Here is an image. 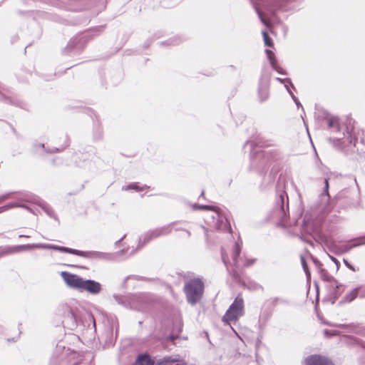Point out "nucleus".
<instances>
[{"label": "nucleus", "instance_id": "4", "mask_svg": "<svg viewBox=\"0 0 365 365\" xmlns=\"http://www.w3.org/2000/svg\"><path fill=\"white\" fill-rule=\"evenodd\" d=\"M243 314V301L242 299L237 297L234 302L231 304L229 309L225 313L223 320L229 323L233 320H236L238 317Z\"/></svg>", "mask_w": 365, "mask_h": 365}, {"label": "nucleus", "instance_id": "16", "mask_svg": "<svg viewBox=\"0 0 365 365\" xmlns=\"http://www.w3.org/2000/svg\"><path fill=\"white\" fill-rule=\"evenodd\" d=\"M240 245L237 243H236L235 247V250H234L232 256L234 264L236 266L238 265L239 260H238L237 257L240 254Z\"/></svg>", "mask_w": 365, "mask_h": 365}, {"label": "nucleus", "instance_id": "29", "mask_svg": "<svg viewBox=\"0 0 365 365\" xmlns=\"http://www.w3.org/2000/svg\"><path fill=\"white\" fill-rule=\"evenodd\" d=\"M325 191L326 192H328V188H329V182H328V180H325Z\"/></svg>", "mask_w": 365, "mask_h": 365}, {"label": "nucleus", "instance_id": "22", "mask_svg": "<svg viewBox=\"0 0 365 365\" xmlns=\"http://www.w3.org/2000/svg\"><path fill=\"white\" fill-rule=\"evenodd\" d=\"M345 265L351 270L355 272L356 269L346 259H344Z\"/></svg>", "mask_w": 365, "mask_h": 365}, {"label": "nucleus", "instance_id": "20", "mask_svg": "<svg viewBox=\"0 0 365 365\" xmlns=\"http://www.w3.org/2000/svg\"><path fill=\"white\" fill-rule=\"evenodd\" d=\"M287 90L288 91V92L289 93L290 96H292V99L294 100V101L296 103L297 106H301L300 103L299 102V101L297 100V98L294 96V94L289 90L287 86H285Z\"/></svg>", "mask_w": 365, "mask_h": 365}, {"label": "nucleus", "instance_id": "32", "mask_svg": "<svg viewBox=\"0 0 365 365\" xmlns=\"http://www.w3.org/2000/svg\"><path fill=\"white\" fill-rule=\"evenodd\" d=\"M19 237H29V236H28V235H20Z\"/></svg>", "mask_w": 365, "mask_h": 365}, {"label": "nucleus", "instance_id": "13", "mask_svg": "<svg viewBox=\"0 0 365 365\" xmlns=\"http://www.w3.org/2000/svg\"><path fill=\"white\" fill-rule=\"evenodd\" d=\"M266 53H267V57L269 60V62H270V64L272 66V67L276 70L278 73H283L282 71V68H280L277 64V62H276V60L274 59V53L272 51H271L270 50H266Z\"/></svg>", "mask_w": 365, "mask_h": 365}, {"label": "nucleus", "instance_id": "14", "mask_svg": "<svg viewBox=\"0 0 365 365\" xmlns=\"http://www.w3.org/2000/svg\"><path fill=\"white\" fill-rule=\"evenodd\" d=\"M32 202L41 207L49 216H51L52 211L45 202L37 197L34 198Z\"/></svg>", "mask_w": 365, "mask_h": 365}, {"label": "nucleus", "instance_id": "12", "mask_svg": "<svg viewBox=\"0 0 365 365\" xmlns=\"http://www.w3.org/2000/svg\"><path fill=\"white\" fill-rule=\"evenodd\" d=\"M66 317L69 320L72 328L75 327L77 325L78 313L76 309L70 307L68 309V314Z\"/></svg>", "mask_w": 365, "mask_h": 365}, {"label": "nucleus", "instance_id": "2", "mask_svg": "<svg viewBox=\"0 0 365 365\" xmlns=\"http://www.w3.org/2000/svg\"><path fill=\"white\" fill-rule=\"evenodd\" d=\"M204 284L200 279H193L187 282L184 287L187 302L193 305L201 298L203 294Z\"/></svg>", "mask_w": 365, "mask_h": 365}, {"label": "nucleus", "instance_id": "1", "mask_svg": "<svg viewBox=\"0 0 365 365\" xmlns=\"http://www.w3.org/2000/svg\"><path fill=\"white\" fill-rule=\"evenodd\" d=\"M19 249H46L55 250L61 252H68L76 255L81 256L87 258H107L110 255L99 252H82L80 250L71 249L65 247H61L49 244H30L22 245Z\"/></svg>", "mask_w": 365, "mask_h": 365}, {"label": "nucleus", "instance_id": "10", "mask_svg": "<svg viewBox=\"0 0 365 365\" xmlns=\"http://www.w3.org/2000/svg\"><path fill=\"white\" fill-rule=\"evenodd\" d=\"M173 225H168L167 226L158 228L153 231H152L150 233H148L145 236L144 242H148L153 237H157L160 235H167L171 232Z\"/></svg>", "mask_w": 365, "mask_h": 365}, {"label": "nucleus", "instance_id": "26", "mask_svg": "<svg viewBox=\"0 0 365 365\" xmlns=\"http://www.w3.org/2000/svg\"><path fill=\"white\" fill-rule=\"evenodd\" d=\"M335 122H336V119H334V118L329 119V126L333 127L334 125Z\"/></svg>", "mask_w": 365, "mask_h": 365}, {"label": "nucleus", "instance_id": "25", "mask_svg": "<svg viewBox=\"0 0 365 365\" xmlns=\"http://www.w3.org/2000/svg\"><path fill=\"white\" fill-rule=\"evenodd\" d=\"M9 194L0 195V203L9 197Z\"/></svg>", "mask_w": 365, "mask_h": 365}, {"label": "nucleus", "instance_id": "5", "mask_svg": "<svg viewBox=\"0 0 365 365\" xmlns=\"http://www.w3.org/2000/svg\"><path fill=\"white\" fill-rule=\"evenodd\" d=\"M61 276L68 287L80 291L84 279L64 271L61 272Z\"/></svg>", "mask_w": 365, "mask_h": 365}, {"label": "nucleus", "instance_id": "23", "mask_svg": "<svg viewBox=\"0 0 365 365\" xmlns=\"http://www.w3.org/2000/svg\"><path fill=\"white\" fill-rule=\"evenodd\" d=\"M268 97V93H267V91L266 89H264L263 91V93H262L261 95V100L262 101H264L265 99H267Z\"/></svg>", "mask_w": 365, "mask_h": 365}, {"label": "nucleus", "instance_id": "3", "mask_svg": "<svg viewBox=\"0 0 365 365\" xmlns=\"http://www.w3.org/2000/svg\"><path fill=\"white\" fill-rule=\"evenodd\" d=\"M194 209H202V210H212V213L211 215V217L212 219H207V222L210 224H212V225L219 230H228L229 227L227 225V220L225 219L218 212V210L215 208H212L208 205H201L197 206L195 205Z\"/></svg>", "mask_w": 365, "mask_h": 365}, {"label": "nucleus", "instance_id": "24", "mask_svg": "<svg viewBox=\"0 0 365 365\" xmlns=\"http://www.w3.org/2000/svg\"><path fill=\"white\" fill-rule=\"evenodd\" d=\"M329 257H330L331 261H333L335 263V264L336 266V269H339V262L335 257H334L332 256L329 255Z\"/></svg>", "mask_w": 365, "mask_h": 365}, {"label": "nucleus", "instance_id": "6", "mask_svg": "<svg viewBox=\"0 0 365 365\" xmlns=\"http://www.w3.org/2000/svg\"><path fill=\"white\" fill-rule=\"evenodd\" d=\"M364 244H365V237H360V238L356 240L354 243L350 244V245L349 244H343V245L333 244L330 247V249L332 252H334L336 254H342V253L348 252L349 250H350L351 248H353L354 247H357V246L362 245Z\"/></svg>", "mask_w": 365, "mask_h": 365}, {"label": "nucleus", "instance_id": "18", "mask_svg": "<svg viewBox=\"0 0 365 365\" xmlns=\"http://www.w3.org/2000/svg\"><path fill=\"white\" fill-rule=\"evenodd\" d=\"M263 38L264 41V44L267 46L272 47V42L271 38L269 37L267 33L265 31H262Z\"/></svg>", "mask_w": 365, "mask_h": 365}, {"label": "nucleus", "instance_id": "11", "mask_svg": "<svg viewBox=\"0 0 365 365\" xmlns=\"http://www.w3.org/2000/svg\"><path fill=\"white\" fill-rule=\"evenodd\" d=\"M357 296L360 297L365 298V287L364 286H359L355 289H352L351 292L346 294L345 299L346 301L350 302L353 301Z\"/></svg>", "mask_w": 365, "mask_h": 365}, {"label": "nucleus", "instance_id": "30", "mask_svg": "<svg viewBox=\"0 0 365 365\" xmlns=\"http://www.w3.org/2000/svg\"><path fill=\"white\" fill-rule=\"evenodd\" d=\"M222 259H223L224 262L226 264L227 259L223 254H222Z\"/></svg>", "mask_w": 365, "mask_h": 365}, {"label": "nucleus", "instance_id": "19", "mask_svg": "<svg viewBox=\"0 0 365 365\" xmlns=\"http://www.w3.org/2000/svg\"><path fill=\"white\" fill-rule=\"evenodd\" d=\"M255 10H256V11H257V14H258L261 21L264 24L267 25V21L265 19V16H264V14L259 10V9L257 6H255Z\"/></svg>", "mask_w": 365, "mask_h": 365}, {"label": "nucleus", "instance_id": "9", "mask_svg": "<svg viewBox=\"0 0 365 365\" xmlns=\"http://www.w3.org/2000/svg\"><path fill=\"white\" fill-rule=\"evenodd\" d=\"M158 365H186L185 361L179 356H165L158 360Z\"/></svg>", "mask_w": 365, "mask_h": 365}, {"label": "nucleus", "instance_id": "7", "mask_svg": "<svg viewBox=\"0 0 365 365\" xmlns=\"http://www.w3.org/2000/svg\"><path fill=\"white\" fill-rule=\"evenodd\" d=\"M101 290V285L99 282L91 279H83L80 291H86L92 294H97Z\"/></svg>", "mask_w": 365, "mask_h": 365}, {"label": "nucleus", "instance_id": "17", "mask_svg": "<svg viewBox=\"0 0 365 365\" xmlns=\"http://www.w3.org/2000/svg\"><path fill=\"white\" fill-rule=\"evenodd\" d=\"M123 190H135L136 191H141L144 190L143 187H140L138 183H132L129 185L123 186Z\"/></svg>", "mask_w": 365, "mask_h": 365}, {"label": "nucleus", "instance_id": "21", "mask_svg": "<svg viewBox=\"0 0 365 365\" xmlns=\"http://www.w3.org/2000/svg\"><path fill=\"white\" fill-rule=\"evenodd\" d=\"M302 264L303 268H304V271L306 272L307 276L309 277L310 274H309V272L308 271L307 266V264H306V263H305V262H304L303 258H302Z\"/></svg>", "mask_w": 365, "mask_h": 365}, {"label": "nucleus", "instance_id": "28", "mask_svg": "<svg viewBox=\"0 0 365 365\" xmlns=\"http://www.w3.org/2000/svg\"><path fill=\"white\" fill-rule=\"evenodd\" d=\"M324 334L328 336V335H334L336 334V333L334 331H329L328 330H325L324 331Z\"/></svg>", "mask_w": 365, "mask_h": 365}, {"label": "nucleus", "instance_id": "15", "mask_svg": "<svg viewBox=\"0 0 365 365\" xmlns=\"http://www.w3.org/2000/svg\"><path fill=\"white\" fill-rule=\"evenodd\" d=\"M25 207L28 210H29L30 211H31V210L30 208H29L28 207L21 204V203H19V202H11V203H9L4 206H2V207H0V213L1 212H5V211H7L9 210V209H11V208H14V207Z\"/></svg>", "mask_w": 365, "mask_h": 365}, {"label": "nucleus", "instance_id": "31", "mask_svg": "<svg viewBox=\"0 0 365 365\" xmlns=\"http://www.w3.org/2000/svg\"><path fill=\"white\" fill-rule=\"evenodd\" d=\"M277 81H280V82H283V80H282V79H281V78H277Z\"/></svg>", "mask_w": 365, "mask_h": 365}, {"label": "nucleus", "instance_id": "27", "mask_svg": "<svg viewBox=\"0 0 365 365\" xmlns=\"http://www.w3.org/2000/svg\"><path fill=\"white\" fill-rule=\"evenodd\" d=\"M263 7L264 8V9H266L267 11V12H269L270 14H273L274 13V11H273L272 9H269L267 8V5L265 3L263 4Z\"/></svg>", "mask_w": 365, "mask_h": 365}, {"label": "nucleus", "instance_id": "8", "mask_svg": "<svg viewBox=\"0 0 365 365\" xmlns=\"http://www.w3.org/2000/svg\"><path fill=\"white\" fill-rule=\"evenodd\" d=\"M305 365H333L327 358L317 355L308 356L304 361Z\"/></svg>", "mask_w": 365, "mask_h": 365}]
</instances>
